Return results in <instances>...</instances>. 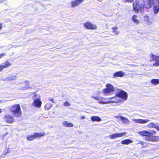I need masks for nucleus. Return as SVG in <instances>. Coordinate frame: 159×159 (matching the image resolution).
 I'll use <instances>...</instances> for the list:
<instances>
[{"instance_id":"1","label":"nucleus","mask_w":159,"mask_h":159,"mask_svg":"<svg viewBox=\"0 0 159 159\" xmlns=\"http://www.w3.org/2000/svg\"><path fill=\"white\" fill-rule=\"evenodd\" d=\"M148 5L145 4L146 8H150L153 4V12L154 14H157L159 11V0H148Z\"/></svg>"},{"instance_id":"2","label":"nucleus","mask_w":159,"mask_h":159,"mask_svg":"<svg viewBox=\"0 0 159 159\" xmlns=\"http://www.w3.org/2000/svg\"><path fill=\"white\" fill-rule=\"evenodd\" d=\"M11 111L13 115L17 118L20 117L22 116V112L19 104H16L12 106Z\"/></svg>"},{"instance_id":"3","label":"nucleus","mask_w":159,"mask_h":159,"mask_svg":"<svg viewBox=\"0 0 159 159\" xmlns=\"http://www.w3.org/2000/svg\"><path fill=\"white\" fill-rule=\"evenodd\" d=\"M133 8L134 11L136 13H138L139 11L143 12L144 9V6L142 3L137 0H135L133 3Z\"/></svg>"},{"instance_id":"4","label":"nucleus","mask_w":159,"mask_h":159,"mask_svg":"<svg viewBox=\"0 0 159 159\" xmlns=\"http://www.w3.org/2000/svg\"><path fill=\"white\" fill-rule=\"evenodd\" d=\"M32 98L34 101L32 103V106L38 108H40L42 104L40 96L37 94H34L32 97Z\"/></svg>"},{"instance_id":"5","label":"nucleus","mask_w":159,"mask_h":159,"mask_svg":"<svg viewBox=\"0 0 159 159\" xmlns=\"http://www.w3.org/2000/svg\"><path fill=\"white\" fill-rule=\"evenodd\" d=\"M106 88L103 90V93L105 96L111 95L114 91L113 86L111 84H107L106 85Z\"/></svg>"},{"instance_id":"6","label":"nucleus","mask_w":159,"mask_h":159,"mask_svg":"<svg viewBox=\"0 0 159 159\" xmlns=\"http://www.w3.org/2000/svg\"><path fill=\"white\" fill-rule=\"evenodd\" d=\"M116 95L117 97L120 98L124 100H126L128 97V95L126 92L119 89H118L116 93Z\"/></svg>"},{"instance_id":"7","label":"nucleus","mask_w":159,"mask_h":159,"mask_svg":"<svg viewBox=\"0 0 159 159\" xmlns=\"http://www.w3.org/2000/svg\"><path fill=\"white\" fill-rule=\"evenodd\" d=\"M145 139L148 141L156 142L159 140V136L148 135L145 138Z\"/></svg>"},{"instance_id":"8","label":"nucleus","mask_w":159,"mask_h":159,"mask_svg":"<svg viewBox=\"0 0 159 159\" xmlns=\"http://www.w3.org/2000/svg\"><path fill=\"white\" fill-rule=\"evenodd\" d=\"M84 26L88 29L95 30L97 28V26L90 22H87L84 24Z\"/></svg>"},{"instance_id":"9","label":"nucleus","mask_w":159,"mask_h":159,"mask_svg":"<svg viewBox=\"0 0 159 159\" xmlns=\"http://www.w3.org/2000/svg\"><path fill=\"white\" fill-rule=\"evenodd\" d=\"M125 134V132L114 134L111 135H109L108 137L111 139H114L122 137Z\"/></svg>"},{"instance_id":"10","label":"nucleus","mask_w":159,"mask_h":159,"mask_svg":"<svg viewBox=\"0 0 159 159\" xmlns=\"http://www.w3.org/2000/svg\"><path fill=\"white\" fill-rule=\"evenodd\" d=\"M151 61H156L153 65L156 66H159V57L152 54L151 56Z\"/></svg>"},{"instance_id":"11","label":"nucleus","mask_w":159,"mask_h":159,"mask_svg":"<svg viewBox=\"0 0 159 159\" xmlns=\"http://www.w3.org/2000/svg\"><path fill=\"white\" fill-rule=\"evenodd\" d=\"M131 120L136 123L138 124H145L149 121V120L147 119H135L133 118L131 119Z\"/></svg>"},{"instance_id":"12","label":"nucleus","mask_w":159,"mask_h":159,"mask_svg":"<svg viewBox=\"0 0 159 159\" xmlns=\"http://www.w3.org/2000/svg\"><path fill=\"white\" fill-rule=\"evenodd\" d=\"M92 97L95 100L98 101L100 103L102 104H107V101L106 102L105 101L107 99L101 97H95L93 96Z\"/></svg>"},{"instance_id":"13","label":"nucleus","mask_w":159,"mask_h":159,"mask_svg":"<svg viewBox=\"0 0 159 159\" xmlns=\"http://www.w3.org/2000/svg\"><path fill=\"white\" fill-rule=\"evenodd\" d=\"M84 0H75L72 1L70 2L71 7L72 8L78 6Z\"/></svg>"},{"instance_id":"14","label":"nucleus","mask_w":159,"mask_h":159,"mask_svg":"<svg viewBox=\"0 0 159 159\" xmlns=\"http://www.w3.org/2000/svg\"><path fill=\"white\" fill-rule=\"evenodd\" d=\"M107 100H110L109 101H107V104L111 103H117L119 101V99L116 96L113 97L108 98L107 99Z\"/></svg>"},{"instance_id":"15","label":"nucleus","mask_w":159,"mask_h":159,"mask_svg":"<svg viewBox=\"0 0 159 159\" xmlns=\"http://www.w3.org/2000/svg\"><path fill=\"white\" fill-rule=\"evenodd\" d=\"M131 19L132 21L135 24L138 25L140 23L139 17L136 15H133L131 17Z\"/></svg>"},{"instance_id":"16","label":"nucleus","mask_w":159,"mask_h":159,"mask_svg":"<svg viewBox=\"0 0 159 159\" xmlns=\"http://www.w3.org/2000/svg\"><path fill=\"white\" fill-rule=\"evenodd\" d=\"M143 20L145 23L148 25H151L153 22L152 20L147 15L144 17Z\"/></svg>"},{"instance_id":"17","label":"nucleus","mask_w":159,"mask_h":159,"mask_svg":"<svg viewBox=\"0 0 159 159\" xmlns=\"http://www.w3.org/2000/svg\"><path fill=\"white\" fill-rule=\"evenodd\" d=\"M125 75V73L122 71H118L115 73L112 76L113 78L117 77H122Z\"/></svg>"},{"instance_id":"18","label":"nucleus","mask_w":159,"mask_h":159,"mask_svg":"<svg viewBox=\"0 0 159 159\" xmlns=\"http://www.w3.org/2000/svg\"><path fill=\"white\" fill-rule=\"evenodd\" d=\"M23 84H25L24 86L22 87L20 89L21 90H25L30 88L29 82L27 80H23Z\"/></svg>"},{"instance_id":"19","label":"nucleus","mask_w":159,"mask_h":159,"mask_svg":"<svg viewBox=\"0 0 159 159\" xmlns=\"http://www.w3.org/2000/svg\"><path fill=\"white\" fill-rule=\"evenodd\" d=\"M120 120L123 123L127 125H128L130 123V121L128 119L123 116L121 117V120Z\"/></svg>"},{"instance_id":"20","label":"nucleus","mask_w":159,"mask_h":159,"mask_svg":"<svg viewBox=\"0 0 159 159\" xmlns=\"http://www.w3.org/2000/svg\"><path fill=\"white\" fill-rule=\"evenodd\" d=\"M33 135L34 139H35L37 138H40L41 137L45 135V133L44 132H43L40 133H35Z\"/></svg>"},{"instance_id":"21","label":"nucleus","mask_w":159,"mask_h":159,"mask_svg":"<svg viewBox=\"0 0 159 159\" xmlns=\"http://www.w3.org/2000/svg\"><path fill=\"white\" fill-rule=\"evenodd\" d=\"M63 125L65 127H72L73 126V124L67 121H64L62 123Z\"/></svg>"},{"instance_id":"22","label":"nucleus","mask_w":159,"mask_h":159,"mask_svg":"<svg viewBox=\"0 0 159 159\" xmlns=\"http://www.w3.org/2000/svg\"><path fill=\"white\" fill-rule=\"evenodd\" d=\"M158 125L157 123H154L153 122H151L147 125V127L150 128H155L156 129L157 128V127Z\"/></svg>"},{"instance_id":"23","label":"nucleus","mask_w":159,"mask_h":159,"mask_svg":"<svg viewBox=\"0 0 159 159\" xmlns=\"http://www.w3.org/2000/svg\"><path fill=\"white\" fill-rule=\"evenodd\" d=\"M52 104L49 102H47L44 106L45 110H48L51 108Z\"/></svg>"},{"instance_id":"24","label":"nucleus","mask_w":159,"mask_h":159,"mask_svg":"<svg viewBox=\"0 0 159 159\" xmlns=\"http://www.w3.org/2000/svg\"><path fill=\"white\" fill-rule=\"evenodd\" d=\"M123 144L128 145L132 143V141L129 139H126L122 141L121 142Z\"/></svg>"},{"instance_id":"25","label":"nucleus","mask_w":159,"mask_h":159,"mask_svg":"<svg viewBox=\"0 0 159 159\" xmlns=\"http://www.w3.org/2000/svg\"><path fill=\"white\" fill-rule=\"evenodd\" d=\"M91 120L93 121H100L102 120L98 116H92L91 117Z\"/></svg>"},{"instance_id":"26","label":"nucleus","mask_w":159,"mask_h":159,"mask_svg":"<svg viewBox=\"0 0 159 159\" xmlns=\"http://www.w3.org/2000/svg\"><path fill=\"white\" fill-rule=\"evenodd\" d=\"M139 134L141 135L147 136L149 135V132L147 130H144L139 132Z\"/></svg>"},{"instance_id":"27","label":"nucleus","mask_w":159,"mask_h":159,"mask_svg":"<svg viewBox=\"0 0 159 159\" xmlns=\"http://www.w3.org/2000/svg\"><path fill=\"white\" fill-rule=\"evenodd\" d=\"M151 82L154 85H157L159 84V79H153L151 80Z\"/></svg>"},{"instance_id":"28","label":"nucleus","mask_w":159,"mask_h":159,"mask_svg":"<svg viewBox=\"0 0 159 159\" xmlns=\"http://www.w3.org/2000/svg\"><path fill=\"white\" fill-rule=\"evenodd\" d=\"M17 73H16L15 74H12L11 75V81H14L16 80L17 75Z\"/></svg>"},{"instance_id":"29","label":"nucleus","mask_w":159,"mask_h":159,"mask_svg":"<svg viewBox=\"0 0 159 159\" xmlns=\"http://www.w3.org/2000/svg\"><path fill=\"white\" fill-rule=\"evenodd\" d=\"M4 118L5 121L7 123H10V116L9 115H5Z\"/></svg>"},{"instance_id":"30","label":"nucleus","mask_w":159,"mask_h":159,"mask_svg":"<svg viewBox=\"0 0 159 159\" xmlns=\"http://www.w3.org/2000/svg\"><path fill=\"white\" fill-rule=\"evenodd\" d=\"M112 32L114 33L116 35H117L119 32L118 31H117L116 30H117L118 28L116 27H113L112 28Z\"/></svg>"},{"instance_id":"31","label":"nucleus","mask_w":159,"mask_h":159,"mask_svg":"<svg viewBox=\"0 0 159 159\" xmlns=\"http://www.w3.org/2000/svg\"><path fill=\"white\" fill-rule=\"evenodd\" d=\"M27 139L30 140V141H31L33 140V139H34V135H31L30 136H27Z\"/></svg>"},{"instance_id":"32","label":"nucleus","mask_w":159,"mask_h":159,"mask_svg":"<svg viewBox=\"0 0 159 159\" xmlns=\"http://www.w3.org/2000/svg\"><path fill=\"white\" fill-rule=\"evenodd\" d=\"M4 68L8 67L10 65V64L8 61H6L4 63V65H3Z\"/></svg>"},{"instance_id":"33","label":"nucleus","mask_w":159,"mask_h":159,"mask_svg":"<svg viewBox=\"0 0 159 159\" xmlns=\"http://www.w3.org/2000/svg\"><path fill=\"white\" fill-rule=\"evenodd\" d=\"M156 134V132L154 130H151L149 132V135L152 136Z\"/></svg>"},{"instance_id":"34","label":"nucleus","mask_w":159,"mask_h":159,"mask_svg":"<svg viewBox=\"0 0 159 159\" xmlns=\"http://www.w3.org/2000/svg\"><path fill=\"white\" fill-rule=\"evenodd\" d=\"M64 105L65 107L69 106H70V104L67 101H66L64 103Z\"/></svg>"},{"instance_id":"35","label":"nucleus","mask_w":159,"mask_h":159,"mask_svg":"<svg viewBox=\"0 0 159 159\" xmlns=\"http://www.w3.org/2000/svg\"><path fill=\"white\" fill-rule=\"evenodd\" d=\"M121 117H122V116H115L114 117L118 120H121Z\"/></svg>"},{"instance_id":"36","label":"nucleus","mask_w":159,"mask_h":159,"mask_svg":"<svg viewBox=\"0 0 159 159\" xmlns=\"http://www.w3.org/2000/svg\"><path fill=\"white\" fill-rule=\"evenodd\" d=\"M4 68V67L3 65H0V71H1L2 70V69Z\"/></svg>"},{"instance_id":"37","label":"nucleus","mask_w":159,"mask_h":159,"mask_svg":"<svg viewBox=\"0 0 159 159\" xmlns=\"http://www.w3.org/2000/svg\"><path fill=\"white\" fill-rule=\"evenodd\" d=\"M5 54L4 53H2L0 54V59L3 57L5 55Z\"/></svg>"},{"instance_id":"38","label":"nucleus","mask_w":159,"mask_h":159,"mask_svg":"<svg viewBox=\"0 0 159 159\" xmlns=\"http://www.w3.org/2000/svg\"><path fill=\"white\" fill-rule=\"evenodd\" d=\"M14 121V120L13 119V118L12 117H11V123H12Z\"/></svg>"},{"instance_id":"39","label":"nucleus","mask_w":159,"mask_h":159,"mask_svg":"<svg viewBox=\"0 0 159 159\" xmlns=\"http://www.w3.org/2000/svg\"><path fill=\"white\" fill-rule=\"evenodd\" d=\"M126 1L128 2H132L134 0H125Z\"/></svg>"},{"instance_id":"40","label":"nucleus","mask_w":159,"mask_h":159,"mask_svg":"<svg viewBox=\"0 0 159 159\" xmlns=\"http://www.w3.org/2000/svg\"><path fill=\"white\" fill-rule=\"evenodd\" d=\"M48 101H50L53 103H54L53 99L52 98L49 99L48 100Z\"/></svg>"},{"instance_id":"41","label":"nucleus","mask_w":159,"mask_h":159,"mask_svg":"<svg viewBox=\"0 0 159 159\" xmlns=\"http://www.w3.org/2000/svg\"><path fill=\"white\" fill-rule=\"evenodd\" d=\"M139 143L141 144V146H143V144H144L143 142L142 141H140Z\"/></svg>"},{"instance_id":"42","label":"nucleus","mask_w":159,"mask_h":159,"mask_svg":"<svg viewBox=\"0 0 159 159\" xmlns=\"http://www.w3.org/2000/svg\"><path fill=\"white\" fill-rule=\"evenodd\" d=\"M2 27V24L1 23H0V30L1 29Z\"/></svg>"},{"instance_id":"43","label":"nucleus","mask_w":159,"mask_h":159,"mask_svg":"<svg viewBox=\"0 0 159 159\" xmlns=\"http://www.w3.org/2000/svg\"><path fill=\"white\" fill-rule=\"evenodd\" d=\"M157 127V128H156V129L159 131V127H158V125Z\"/></svg>"},{"instance_id":"44","label":"nucleus","mask_w":159,"mask_h":159,"mask_svg":"<svg viewBox=\"0 0 159 159\" xmlns=\"http://www.w3.org/2000/svg\"><path fill=\"white\" fill-rule=\"evenodd\" d=\"M81 118L82 119H84V116H81Z\"/></svg>"},{"instance_id":"45","label":"nucleus","mask_w":159,"mask_h":159,"mask_svg":"<svg viewBox=\"0 0 159 159\" xmlns=\"http://www.w3.org/2000/svg\"><path fill=\"white\" fill-rule=\"evenodd\" d=\"M2 112V110L0 108V113H1Z\"/></svg>"},{"instance_id":"46","label":"nucleus","mask_w":159,"mask_h":159,"mask_svg":"<svg viewBox=\"0 0 159 159\" xmlns=\"http://www.w3.org/2000/svg\"><path fill=\"white\" fill-rule=\"evenodd\" d=\"M1 100H0V103H1Z\"/></svg>"}]
</instances>
